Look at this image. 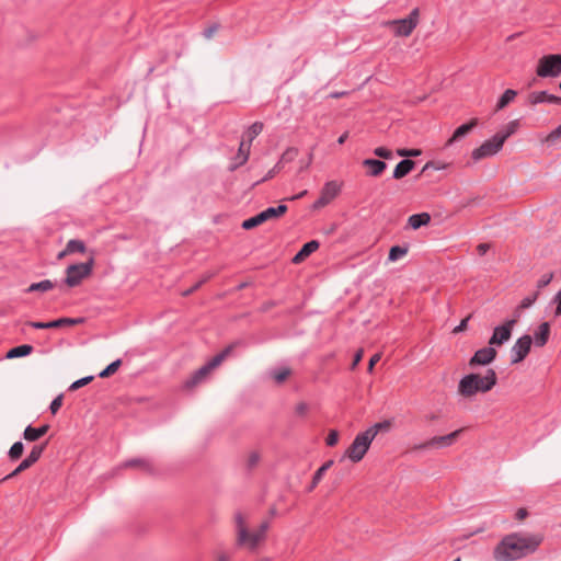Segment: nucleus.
<instances>
[{
  "mask_svg": "<svg viewBox=\"0 0 561 561\" xmlns=\"http://www.w3.org/2000/svg\"><path fill=\"white\" fill-rule=\"evenodd\" d=\"M216 561H230V557L226 552H218Z\"/></svg>",
  "mask_w": 561,
  "mask_h": 561,
  "instance_id": "69168bd1",
  "label": "nucleus"
},
{
  "mask_svg": "<svg viewBox=\"0 0 561 561\" xmlns=\"http://www.w3.org/2000/svg\"><path fill=\"white\" fill-rule=\"evenodd\" d=\"M415 167V162L410 159L401 160L394 168L392 178L396 180L402 179L408 175Z\"/></svg>",
  "mask_w": 561,
  "mask_h": 561,
  "instance_id": "5701e85b",
  "label": "nucleus"
},
{
  "mask_svg": "<svg viewBox=\"0 0 561 561\" xmlns=\"http://www.w3.org/2000/svg\"><path fill=\"white\" fill-rule=\"evenodd\" d=\"M334 465L333 459H329L325 462H323L320 468L323 469L325 472Z\"/></svg>",
  "mask_w": 561,
  "mask_h": 561,
  "instance_id": "0e129e2a",
  "label": "nucleus"
},
{
  "mask_svg": "<svg viewBox=\"0 0 561 561\" xmlns=\"http://www.w3.org/2000/svg\"><path fill=\"white\" fill-rule=\"evenodd\" d=\"M552 301L556 304L553 314L556 318H558L561 316V289L556 294Z\"/></svg>",
  "mask_w": 561,
  "mask_h": 561,
  "instance_id": "8fccbe9b",
  "label": "nucleus"
},
{
  "mask_svg": "<svg viewBox=\"0 0 561 561\" xmlns=\"http://www.w3.org/2000/svg\"><path fill=\"white\" fill-rule=\"evenodd\" d=\"M542 142L547 144L548 147H556L561 145V125L550 131L543 139Z\"/></svg>",
  "mask_w": 561,
  "mask_h": 561,
  "instance_id": "7c9ffc66",
  "label": "nucleus"
},
{
  "mask_svg": "<svg viewBox=\"0 0 561 561\" xmlns=\"http://www.w3.org/2000/svg\"><path fill=\"white\" fill-rule=\"evenodd\" d=\"M363 164L367 168H369L368 174L371 176H378L380 175L385 169L387 168L386 162L377 159H365L363 161Z\"/></svg>",
  "mask_w": 561,
  "mask_h": 561,
  "instance_id": "a878e982",
  "label": "nucleus"
},
{
  "mask_svg": "<svg viewBox=\"0 0 561 561\" xmlns=\"http://www.w3.org/2000/svg\"><path fill=\"white\" fill-rule=\"evenodd\" d=\"M538 295H539L538 291H536V293L523 298L518 306V309H527V308L531 307L535 304V301L537 300Z\"/></svg>",
  "mask_w": 561,
  "mask_h": 561,
  "instance_id": "79ce46f5",
  "label": "nucleus"
},
{
  "mask_svg": "<svg viewBox=\"0 0 561 561\" xmlns=\"http://www.w3.org/2000/svg\"><path fill=\"white\" fill-rule=\"evenodd\" d=\"M48 445V440H46L45 443L41 444V445H35L33 446L30 455L26 457L27 460L34 465L35 462H37V460L41 458L42 454L44 453V450L46 449Z\"/></svg>",
  "mask_w": 561,
  "mask_h": 561,
  "instance_id": "72a5a7b5",
  "label": "nucleus"
},
{
  "mask_svg": "<svg viewBox=\"0 0 561 561\" xmlns=\"http://www.w3.org/2000/svg\"><path fill=\"white\" fill-rule=\"evenodd\" d=\"M21 472H23V469H21L19 466L11 472L9 473L8 476H5L1 481H5V480H9V479H12L16 476H19Z\"/></svg>",
  "mask_w": 561,
  "mask_h": 561,
  "instance_id": "052dcab7",
  "label": "nucleus"
},
{
  "mask_svg": "<svg viewBox=\"0 0 561 561\" xmlns=\"http://www.w3.org/2000/svg\"><path fill=\"white\" fill-rule=\"evenodd\" d=\"M24 453V445L22 442L14 443L9 449L8 456L11 461L19 460Z\"/></svg>",
  "mask_w": 561,
  "mask_h": 561,
  "instance_id": "f704fd0d",
  "label": "nucleus"
},
{
  "mask_svg": "<svg viewBox=\"0 0 561 561\" xmlns=\"http://www.w3.org/2000/svg\"><path fill=\"white\" fill-rule=\"evenodd\" d=\"M32 352H33V346L32 345L22 344V345H19V346H15V347L11 348L7 353L5 357L7 358L24 357V356L30 355Z\"/></svg>",
  "mask_w": 561,
  "mask_h": 561,
  "instance_id": "c85d7f7f",
  "label": "nucleus"
},
{
  "mask_svg": "<svg viewBox=\"0 0 561 561\" xmlns=\"http://www.w3.org/2000/svg\"><path fill=\"white\" fill-rule=\"evenodd\" d=\"M340 433L336 430H330L328 436L325 437V444L329 447H334L339 443Z\"/></svg>",
  "mask_w": 561,
  "mask_h": 561,
  "instance_id": "37998d69",
  "label": "nucleus"
},
{
  "mask_svg": "<svg viewBox=\"0 0 561 561\" xmlns=\"http://www.w3.org/2000/svg\"><path fill=\"white\" fill-rule=\"evenodd\" d=\"M489 249H490L489 243H480L477 247V252L479 253V255H484L489 251Z\"/></svg>",
  "mask_w": 561,
  "mask_h": 561,
  "instance_id": "bf43d9fd",
  "label": "nucleus"
},
{
  "mask_svg": "<svg viewBox=\"0 0 561 561\" xmlns=\"http://www.w3.org/2000/svg\"><path fill=\"white\" fill-rule=\"evenodd\" d=\"M261 456L257 451H252L247 460L248 471H252L260 462Z\"/></svg>",
  "mask_w": 561,
  "mask_h": 561,
  "instance_id": "a19ab883",
  "label": "nucleus"
},
{
  "mask_svg": "<svg viewBox=\"0 0 561 561\" xmlns=\"http://www.w3.org/2000/svg\"><path fill=\"white\" fill-rule=\"evenodd\" d=\"M469 319H470V317H467V318L462 319V320L460 321V323H459L457 327H455V329H454V333H460V332H462V331L467 328V324H468Z\"/></svg>",
  "mask_w": 561,
  "mask_h": 561,
  "instance_id": "864d4df0",
  "label": "nucleus"
},
{
  "mask_svg": "<svg viewBox=\"0 0 561 561\" xmlns=\"http://www.w3.org/2000/svg\"><path fill=\"white\" fill-rule=\"evenodd\" d=\"M234 520L237 526L236 546L238 548L247 547L250 551H255L262 542L261 538L254 531H249L242 513L238 512Z\"/></svg>",
  "mask_w": 561,
  "mask_h": 561,
  "instance_id": "39448f33",
  "label": "nucleus"
},
{
  "mask_svg": "<svg viewBox=\"0 0 561 561\" xmlns=\"http://www.w3.org/2000/svg\"><path fill=\"white\" fill-rule=\"evenodd\" d=\"M536 73L540 78H557L561 75V55L551 54L539 58Z\"/></svg>",
  "mask_w": 561,
  "mask_h": 561,
  "instance_id": "0eeeda50",
  "label": "nucleus"
},
{
  "mask_svg": "<svg viewBox=\"0 0 561 561\" xmlns=\"http://www.w3.org/2000/svg\"><path fill=\"white\" fill-rule=\"evenodd\" d=\"M518 318L519 312L516 310L513 319H508L502 325L495 327L489 340V345L501 346L506 343L512 336L513 328L517 323Z\"/></svg>",
  "mask_w": 561,
  "mask_h": 561,
  "instance_id": "9d476101",
  "label": "nucleus"
},
{
  "mask_svg": "<svg viewBox=\"0 0 561 561\" xmlns=\"http://www.w3.org/2000/svg\"><path fill=\"white\" fill-rule=\"evenodd\" d=\"M298 154L297 148H288L280 157L279 161L277 162L279 165L283 163H288L295 160V158Z\"/></svg>",
  "mask_w": 561,
  "mask_h": 561,
  "instance_id": "ea45409f",
  "label": "nucleus"
},
{
  "mask_svg": "<svg viewBox=\"0 0 561 561\" xmlns=\"http://www.w3.org/2000/svg\"><path fill=\"white\" fill-rule=\"evenodd\" d=\"M21 472H23V469H21L19 466L11 472L9 473L8 476H5L1 481H5V480H9V479H12L16 476H19Z\"/></svg>",
  "mask_w": 561,
  "mask_h": 561,
  "instance_id": "680f3d73",
  "label": "nucleus"
},
{
  "mask_svg": "<svg viewBox=\"0 0 561 561\" xmlns=\"http://www.w3.org/2000/svg\"><path fill=\"white\" fill-rule=\"evenodd\" d=\"M268 529H270V522L263 520L260 524L259 528L254 533L261 538L262 541H264Z\"/></svg>",
  "mask_w": 561,
  "mask_h": 561,
  "instance_id": "c03bdc74",
  "label": "nucleus"
},
{
  "mask_svg": "<svg viewBox=\"0 0 561 561\" xmlns=\"http://www.w3.org/2000/svg\"><path fill=\"white\" fill-rule=\"evenodd\" d=\"M519 128V121L514 119L507 123L500 131H497L494 136L503 146L505 140L514 135Z\"/></svg>",
  "mask_w": 561,
  "mask_h": 561,
  "instance_id": "412c9836",
  "label": "nucleus"
},
{
  "mask_svg": "<svg viewBox=\"0 0 561 561\" xmlns=\"http://www.w3.org/2000/svg\"><path fill=\"white\" fill-rule=\"evenodd\" d=\"M94 259L91 257L88 262L69 265L66 270L65 283L69 287L78 286L82 279L92 273Z\"/></svg>",
  "mask_w": 561,
  "mask_h": 561,
  "instance_id": "6e6552de",
  "label": "nucleus"
},
{
  "mask_svg": "<svg viewBox=\"0 0 561 561\" xmlns=\"http://www.w3.org/2000/svg\"><path fill=\"white\" fill-rule=\"evenodd\" d=\"M430 221H431V216L427 213L414 214V215H411L408 219L409 226L414 230L428 225Z\"/></svg>",
  "mask_w": 561,
  "mask_h": 561,
  "instance_id": "bb28decb",
  "label": "nucleus"
},
{
  "mask_svg": "<svg viewBox=\"0 0 561 561\" xmlns=\"http://www.w3.org/2000/svg\"><path fill=\"white\" fill-rule=\"evenodd\" d=\"M125 468H139L148 474H154L156 470L153 466L146 459L133 458L124 462Z\"/></svg>",
  "mask_w": 561,
  "mask_h": 561,
  "instance_id": "b1692460",
  "label": "nucleus"
},
{
  "mask_svg": "<svg viewBox=\"0 0 561 561\" xmlns=\"http://www.w3.org/2000/svg\"><path fill=\"white\" fill-rule=\"evenodd\" d=\"M311 405L305 402H300L296 407V416L297 417H309L311 414Z\"/></svg>",
  "mask_w": 561,
  "mask_h": 561,
  "instance_id": "58836bf2",
  "label": "nucleus"
},
{
  "mask_svg": "<svg viewBox=\"0 0 561 561\" xmlns=\"http://www.w3.org/2000/svg\"><path fill=\"white\" fill-rule=\"evenodd\" d=\"M502 148L501 142L493 136L491 139L485 140L480 147L476 148L471 157L474 161H479L496 154Z\"/></svg>",
  "mask_w": 561,
  "mask_h": 561,
  "instance_id": "4468645a",
  "label": "nucleus"
},
{
  "mask_svg": "<svg viewBox=\"0 0 561 561\" xmlns=\"http://www.w3.org/2000/svg\"><path fill=\"white\" fill-rule=\"evenodd\" d=\"M497 381L494 369H488L483 376L479 374H468L463 376L458 383V393L465 398H471L478 393L490 391Z\"/></svg>",
  "mask_w": 561,
  "mask_h": 561,
  "instance_id": "7ed1b4c3",
  "label": "nucleus"
},
{
  "mask_svg": "<svg viewBox=\"0 0 561 561\" xmlns=\"http://www.w3.org/2000/svg\"><path fill=\"white\" fill-rule=\"evenodd\" d=\"M496 357L495 348L490 345L478 350L469 360V365L474 367L477 365H488L492 363Z\"/></svg>",
  "mask_w": 561,
  "mask_h": 561,
  "instance_id": "dca6fc26",
  "label": "nucleus"
},
{
  "mask_svg": "<svg viewBox=\"0 0 561 561\" xmlns=\"http://www.w3.org/2000/svg\"><path fill=\"white\" fill-rule=\"evenodd\" d=\"M397 153L400 157H417L421 151L419 149H399Z\"/></svg>",
  "mask_w": 561,
  "mask_h": 561,
  "instance_id": "3c124183",
  "label": "nucleus"
},
{
  "mask_svg": "<svg viewBox=\"0 0 561 561\" xmlns=\"http://www.w3.org/2000/svg\"><path fill=\"white\" fill-rule=\"evenodd\" d=\"M545 540L542 533H511L502 537L493 549L495 561H517L535 553Z\"/></svg>",
  "mask_w": 561,
  "mask_h": 561,
  "instance_id": "f257e3e1",
  "label": "nucleus"
},
{
  "mask_svg": "<svg viewBox=\"0 0 561 561\" xmlns=\"http://www.w3.org/2000/svg\"><path fill=\"white\" fill-rule=\"evenodd\" d=\"M374 153L379 157V158H383V159H391L392 158V152L385 148V147H377L375 150H374Z\"/></svg>",
  "mask_w": 561,
  "mask_h": 561,
  "instance_id": "de8ad7c7",
  "label": "nucleus"
},
{
  "mask_svg": "<svg viewBox=\"0 0 561 561\" xmlns=\"http://www.w3.org/2000/svg\"><path fill=\"white\" fill-rule=\"evenodd\" d=\"M380 360V354H375L374 356H371V358L369 359V364H368V370L371 371L375 364L378 363Z\"/></svg>",
  "mask_w": 561,
  "mask_h": 561,
  "instance_id": "e2e57ef3",
  "label": "nucleus"
},
{
  "mask_svg": "<svg viewBox=\"0 0 561 561\" xmlns=\"http://www.w3.org/2000/svg\"><path fill=\"white\" fill-rule=\"evenodd\" d=\"M54 287H55V284L51 280L44 279V280H41L38 283L31 284L27 287L26 293H33V291L45 293V291H48V290L53 289Z\"/></svg>",
  "mask_w": 561,
  "mask_h": 561,
  "instance_id": "2f4dec72",
  "label": "nucleus"
},
{
  "mask_svg": "<svg viewBox=\"0 0 561 561\" xmlns=\"http://www.w3.org/2000/svg\"><path fill=\"white\" fill-rule=\"evenodd\" d=\"M92 380H93V376H87V377L80 378L71 383L70 390H77V389L88 385Z\"/></svg>",
  "mask_w": 561,
  "mask_h": 561,
  "instance_id": "49530a36",
  "label": "nucleus"
},
{
  "mask_svg": "<svg viewBox=\"0 0 561 561\" xmlns=\"http://www.w3.org/2000/svg\"><path fill=\"white\" fill-rule=\"evenodd\" d=\"M33 465L27 460V458L23 459L19 467L25 471L26 469L31 468Z\"/></svg>",
  "mask_w": 561,
  "mask_h": 561,
  "instance_id": "338daca9",
  "label": "nucleus"
},
{
  "mask_svg": "<svg viewBox=\"0 0 561 561\" xmlns=\"http://www.w3.org/2000/svg\"><path fill=\"white\" fill-rule=\"evenodd\" d=\"M419 23V9H413L410 14L401 20L392 22L397 36H409Z\"/></svg>",
  "mask_w": 561,
  "mask_h": 561,
  "instance_id": "f8f14e48",
  "label": "nucleus"
},
{
  "mask_svg": "<svg viewBox=\"0 0 561 561\" xmlns=\"http://www.w3.org/2000/svg\"><path fill=\"white\" fill-rule=\"evenodd\" d=\"M347 137H348V133H347V131L343 133V134L337 138V144H339V145H343V144L346 141Z\"/></svg>",
  "mask_w": 561,
  "mask_h": 561,
  "instance_id": "774afa93",
  "label": "nucleus"
},
{
  "mask_svg": "<svg viewBox=\"0 0 561 561\" xmlns=\"http://www.w3.org/2000/svg\"><path fill=\"white\" fill-rule=\"evenodd\" d=\"M552 278H553L552 272L541 275V277L537 282L538 289H541V288L548 286L550 284V282L552 280Z\"/></svg>",
  "mask_w": 561,
  "mask_h": 561,
  "instance_id": "a18cd8bd",
  "label": "nucleus"
},
{
  "mask_svg": "<svg viewBox=\"0 0 561 561\" xmlns=\"http://www.w3.org/2000/svg\"><path fill=\"white\" fill-rule=\"evenodd\" d=\"M49 431V424L44 423L39 427H33L32 425H28L23 433V437L27 442H36L41 437H43L47 432Z\"/></svg>",
  "mask_w": 561,
  "mask_h": 561,
  "instance_id": "6ab92c4d",
  "label": "nucleus"
},
{
  "mask_svg": "<svg viewBox=\"0 0 561 561\" xmlns=\"http://www.w3.org/2000/svg\"><path fill=\"white\" fill-rule=\"evenodd\" d=\"M517 95V92L513 89H507L504 91V93L500 96L497 103H496V110H503L506 107Z\"/></svg>",
  "mask_w": 561,
  "mask_h": 561,
  "instance_id": "c756f323",
  "label": "nucleus"
},
{
  "mask_svg": "<svg viewBox=\"0 0 561 561\" xmlns=\"http://www.w3.org/2000/svg\"><path fill=\"white\" fill-rule=\"evenodd\" d=\"M217 30H218V26L216 24H214V25L207 27L206 30H204L203 34L206 38H211V36L217 32Z\"/></svg>",
  "mask_w": 561,
  "mask_h": 561,
  "instance_id": "5fc2aeb1",
  "label": "nucleus"
},
{
  "mask_svg": "<svg viewBox=\"0 0 561 561\" xmlns=\"http://www.w3.org/2000/svg\"><path fill=\"white\" fill-rule=\"evenodd\" d=\"M550 335V324L542 322L534 333V343L538 347H542L547 344Z\"/></svg>",
  "mask_w": 561,
  "mask_h": 561,
  "instance_id": "aec40b11",
  "label": "nucleus"
},
{
  "mask_svg": "<svg viewBox=\"0 0 561 561\" xmlns=\"http://www.w3.org/2000/svg\"><path fill=\"white\" fill-rule=\"evenodd\" d=\"M542 103L561 105V96L549 93L548 91H533L527 96V104L538 105Z\"/></svg>",
  "mask_w": 561,
  "mask_h": 561,
  "instance_id": "f3484780",
  "label": "nucleus"
},
{
  "mask_svg": "<svg viewBox=\"0 0 561 561\" xmlns=\"http://www.w3.org/2000/svg\"><path fill=\"white\" fill-rule=\"evenodd\" d=\"M84 251H85V244L83 243V241L78 240V239H72L67 242L65 250L59 253V257H62L66 254H71V253H76V252L83 253Z\"/></svg>",
  "mask_w": 561,
  "mask_h": 561,
  "instance_id": "cd10ccee",
  "label": "nucleus"
},
{
  "mask_svg": "<svg viewBox=\"0 0 561 561\" xmlns=\"http://www.w3.org/2000/svg\"><path fill=\"white\" fill-rule=\"evenodd\" d=\"M477 124V118H473L469 123H466L456 128L451 138L447 141V145H453L454 142L460 140L462 137L467 136L476 127Z\"/></svg>",
  "mask_w": 561,
  "mask_h": 561,
  "instance_id": "4be33fe9",
  "label": "nucleus"
},
{
  "mask_svg": "<svg viewBox=\"0 0 561 561\" xmlns=\"http://www.w3.org/2000/svg\"><path fill=\"white\" fill-rule=\"evenodd\" d=\"M62 404V394L57 396L50 403L49 409L51 414L55 415Z\"/></svg>",
  "mask_w": 561,
  "mask_h": 561,
  "instance_id": "09e8293b",
  "label": "nucleus"
},
{
  "mask_svg": "<svg viewBox=\"0 0 561 561\" xmlns=\"http://www.w3.org/2000/svg\"><path fill=\"white\" fill-rule=\"evenodd\" d=\"M408 251H409V247H407V245H404V247H401V245L391 247L390 250H389L388 260L390 262L399 261V260H401L402 257H404L408 254Z\"/></svg>",
  "mask_w": 561,
  "mask_h": 561,
  "instance_id": "473e14b6",
  "label": "nucleus"
},
{
  "mask_svg": "<svg viewBox=\"0 0 561 561\" xmlns=\"http://www.w3.org/2000/svg\"><path fill=\"white\" fill-rule=\"evenodd\" d=\"M392 423H374L366 431L358 433L352 444L344 453L353 462H359L367 454L374 438L379 433H388L391 430Z\"/></svg>",
  "mask_w": 561,
  "mask_h": 561,
  "instance_id": "f03ea898",
  "label": "nucleus"
},
{
  "mask_svg": "<svg viewBox=\"0 0 561 561\" xmlns=\"http://www.w3.org/2000/svg\"><path fill=\"white\" fill-rule=\"evenodd\" d=\"M263 130V124L261 122L253 123L247 130L249 137V144L253 141Z\"/></svg>",
  "mask_w": 561,
  "mask_h": 561,
  "instance_id": "c9c22d12",
  "label": "nucleus"
},
{
  "mask_svg": "<svg viewBox=\"0 0 561 561\" xmlns=\"http://www.w3.org/2000/svg\"><path fill=\"white\" fill-rule=\"evenodd\" d=\"M82 322V318H59L49 322L32 321L28 325L34 329H57L67 325H76Z\"/></svg>",
  "mask_w": 561,
  "mask_h": 561,
  "instance_id": "2eb2a0df",
  "label": "nucleus"
},
{
  "mask_svg": "<svg viewBox=\"0 0 561 561\" xmlns=\"http://www.w3.org/2000/svg\"><path fill=\"white\" fill-rule=\"evenodd\" d=\"M271 375L277 383H282L283 381H285L288 378V376L290 375V370L286 367L277 368V369H274L271 373Z\"/></svg>",
  "mask_w": 561,
  "mask_h": 561,
  "instance_id": "e433bc0d",
  "label": "nucleus"
},
{
  "mask_svg": "<svg viewBox=\"0 0 561 561\" xmlns=\"http://www.w3.org/2000/svg\"><path fill=\"white\" fill-rule=\"evenodd\" d=\"M324 474H325V471L319 467L312 477L313 483H319L322 480Z\"/></svg>",
  "mask_w": 561,
  "mask_h": 561,
  "instance_id": "4d7b16f0",
  "label": "nucleus"
},
{
  "mask_svg": "<svg viewBox=\"0 0 561 561\" xmlns=\"http://www.w3.org/2000/svg\"><path fill=\"white\" fill-rule=\"evenodd\" d=\"M250 147H251V145L250 144L245 145V142L243 140L240 142L238 153L233 158V162L229 167L230 171L237 170L239 167L243 165L249 160Z\"/></svg>",
  "mask_w": 561,
  "mask_h": 561,
  "instance_id": "a211bd4d",
  "label": "nucleus"
},
{
  "mask_svg": "<svg viewBox=\"0 0 561 561\" xmlns=\"http://www.w3.org/2000/svg\"><path fill=\"white\" fill-rule=\"evenodd\" d=\"M286 211H287V206L284 204H280L276 207H268V208L262 210L261 213H259L257 215L245 219L242 222V228L245 230H250L270 219L278 218V217L283 216Z\"/></svg>",
  "mask_w": 561,
  "mask_h": 561,
  "instance_id": "1a4fd4ad",
  "label": "nucleus"
},
{
  "mask_svg": "<svg viewBox=\"0 0 561 561\" xmlns=\"http://www.w3.org/2000/svg\"><path fill=\"white\" fill-rule=\"evenodd\" d=\"M467 430V427L458 428L453 431L449 434L440 435V436H434L431 439L413 445L412 447L408 448L404 454L413 453L416 450H423L428 448H443L447 446H451L457 442L459 436Z\"/></svg>",
  "mask_w": 561,
  "mask_h": 561,
  "instance_id": "423d86ee",
  "label": "nucleus"
},
{
  "mask_svg": "<svg viewBox=\"0 0 561 561\" xmlns=\"http://www.w3.org/2000/svg\"><path fill=\"white\" fill-rule=\"evenodd\" d=\"M529 516V512L525 507H520L515 513V519L517 520H524Z\"/></svg>",
  "mask_w": 561,
  "mask_h": 561,
  "instance_id": "603ef678",
  "label": "nucleus"
},
{
  "mask_svg": "<svg viewBox=\"0 0 561 561\" xmlns=\"http://www.w3.org/2000/svg\"><path fill=\"white\" fill-rule=\"evenodd\" d=\"M363 353H364V352H363V350H358V351L355 353V355H354V359H353V363H352V366H351V368H352V369H354V368L358 365V363L362 360V358H363Z\"/></svg>",
  "mask_w": 561,
  "mask_h": 561,
  "instance_id": "6e6d98bb",
  "label": "nucleus"
},
{
  "mask_svg": "<svg viewBox=\"0 0 561 561\" xmlns=\"http://www.w3.org/2000/svg\"><path fill=\"white\" fill-rule=\"evenodd\" d=\"M533 343V337L525 334L517 339L511 348V363L517 364L523 362L528 355Z\"/></svg>",
  "mask_w": 561,
  "mask_h": 561,
  "instance_id": "ddd939ff",
  "label": "nucleus"
},
{
  "mask_svg": "<svg viewBox=\"0 0 561 561\" xmlns=\"http://www.w3.org/2000/svg\"><path fill=\"white\" fill-rule=\"evenodd\" d=\"M341 192V185L336 181L327 182L320 193L319 198L312 204V209L317 210L329 205Z\"/></svg>",
  "mask_w": 561,
  "mask_h": 561,
  "instance_id": "9b49d317",
  "label": "nucleus"
},
{
  "mask_svg": "<svg viewBox=\"0 0 561 561\" xmlns=\"http://www.w3.org/2000/svg\"><path fill=\"white\" fill-rule=\"evenodd\" d=\"M122 364V360L121 359H116L114 362H112L110 365H107L100 374H99V377L101 378H106L113 374L116 373V370L119 368Z\"/></svg>",
  "mask_w": 561,
  "mask_h": 561,
  "instance_id": "4c0bfd02",
  "label": "nucleus"
},
{
  "mask_svg": "<svg viewBox=\"0 0 561 561\" xmlns=\"http://www.w3.org/2000/svg\"><path fill=\"white\" fill-rule=\"evenodd\" d=\"M279 168H280V165L278 163H276V165L267 172V174L261 180V182L272 179L275 175V173L277 172V170H279ZM257 183H260V181Z\"/></svg>",
  "mask_w": 561,
  "mask_h": 561,
  "instance_id": "13d9d810",
  "label": "nucleus"
},
{
  "mask_svg": "<svg viewBox=\"0 0 561 561\" xmlns=\"http://www.w3.org/2000/svg\"><path fill=\"white\" fill-rule=\"evenodd\" d=\"M319 242L316 240H311L302 245V248L299 250V252L294 256L293 262L294 263H300L304 261L307 256H309L311 253L317 251L319 249Z\"/></svg>",
  "mask_w": 561,
  "mask_h": 561,
  "instance_id": "393cba45",
  "label": "nucleus"
},
{
  "mask_svg": "<svg viewBox=\"0 0 561 561\" xmlns=\"http://www.w3.org/2000/svg\"><path fill=\"white\" fill-rule=\"evenodd\" d=\"M231 351L232 346H227L225 350H222L220 353L214 356L210 360H208L205 365L195 370L188 378L184 380L183 388L186 390H191L199 386L201 383L205 382L208 379L211 371L224 362V359L230 354Z\"/></svg>",
  "mask_w": 561,
  "mask_h": 561,
  "instance_id": "20e7f679",
  "label": "nucleus"
}]
</instances>
